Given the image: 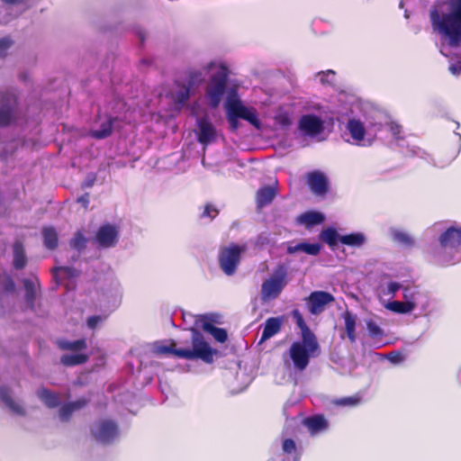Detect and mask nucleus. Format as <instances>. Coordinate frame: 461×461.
Listing matches in <instances>:
<instances>
[{
	"instance_id": "69168bd1",
	"label": "nucleus",
	"mask_w": 461,
	"mask_h": 461,
	"mask_svg": "<svg viewBox=\"0 0 461 461\" xmlns=\"http://www.w3.org/2000/svg\"><path fill=\"white\" fill-rule=\"evenodd\" d=\"M56 271H58V270L56 269ZM58 273L61 274L60 272H57V273H55V276H58Z\"/></svg>"
},
{
	"instance_id": "13d9d810",
	"label": "nucleus",
	"mask_w": 461,
	"mask_h": 461,
	"mask_svg": "<svg viewBox=\"0 0 461 461\" xmlns=\"http://www.w3.org/2000/svg\"><path fill=\"white\" fill-rule=\"evenodd\" d=\"M57 270L69 277H74L78 275V271L70 267H60L57 268Z\"/></svg>"
},
{
	"instance_id": "dca6fc26",
	"label": "nucleus",
	"mask_w": 461,
	"mask_h": 461,
	"mask_svg": "<svg viewBox=\"0 0 461 461\" xmlns=\"http://www.w3.org/2000/svg\"><path fill=\"white\" fill-rule=\"evenodd\" d=\"M16 98L12 94L0 93V126L9 124L14 118Z\"/></svg>"
},
{
	"instance_id": "a18cd8bd",
	"label": "nucleus",
	"mask_w": 461,
	"mask_h": 461,
	"mask_svg": "<svg viewBox=\"0 0 461 461\" xmlns=\"http://www.w3.org/2000/svg\"><path fill=\"white\" fill-rule=\"evenodd\" d=\"M391 235L394 241L404 245H411L412 238L404 230L399 229H392Z\"/></svg>"
},
{
	"instance_id": "de8ad7c7",
	"label": "nucleus",
	"mask_w": 461,
	"mask_h": 461,
	"mask_svg": "<svg viewBox=\"0 0 461 461\" xmlns=\"http://www.w3.org/2000/svg\"><path fill=\"white\" fill-rule=\"evenodd\" d=\"M384 128H388L389 131H391L392 135L396 139V140H401L402 139V126L399 125L397 122L392 121V119L386 114V120L385 122H384Z\"/></svg>"
},
{
	"instance_id": "ddd939ff",
	"label": "nucleus",
	"mask_w": 461,
	"mask_h": 461,
	"mask_svg": "<svg viewBox=\"0 0 461 461\" xmlns=\"http://www.w3.org/2000/svg\"><path fill=\"white\" fill-rule=\"evenodd\" d=\"M403 300L411 312L417 308L425 310L428 306L427 295L416 286H406L403 288Z\"/></svg>"
},
{
	"instance_id": "a878e982",
	"label": "nucleus",
	"mask_w": 461,
	"mask_h": 461,
	"mask_svg": "<svg viewBox=\"0 0 461 461\" xmlns=\"http://www.w3.org/2000/svg\"><path fill=\"white\" fill-rule=\"evenodd\" d=\"M321 251V245L318 243H306L301 242L296 245H289L287 247V252L289 254H294L296 252H303L311 256H316Z\"/></svg>"
},
{
	"instance_id": "bb28decb",
	"label": "nucleus",
	"mask_w": 461,
	"mask_h": 461,
	"mask_svg": "<svg viewBox=\"0 0 461 461\" xmlns=\"http://www.w3.org/2000/svg\"><path fill=\"white\" fill-rule=\"evenodd\" d=\"M281 329V321L278 318H269L266 321L262 335L260 339V343L266 341L275 336Z\"/></svg>"
},
{
	"instance_id": "f3484780",
	"label": "nucleus",
	"mask_w": 461,
	"mask_h": 461,
	"mask_svg": "<svg viewBox=\"0 0 461 461\" xmlns=\"http://www.w3.org/2000/svg\"><path fill=\"white\" fill-rule=\"evenodd\" d=\"M103 297L105 303L113 309L117 308L122 297V287L117 278H112L106 284Z\"/></svg>"
},
{
	"instance_id": "6ab92c4d",
	"label": "nucleus",
	"mask_w": 461,
	"mask_h": 461,
	"mask_svg": "<svg viewBox=\"0 0 461 461\" xmlns=\"http://www.w3.org/2000/svg\"><path fill=\"white\" fill-rule=\"evenodd\" d=\"M29 151L30 148L23 140H14L5 145L2 157L6 160L12 158L22 159Z\"/></svg>"
},
{
	"instance_id": "4c0bfd02",
	"label": "nucleus",
	"mask_w": 461,
	"mask_h": 461,
	"mask_svg": "<svg viewBox=\"0 0 461 461\" xmlns=\"http://www.w3.org/2000/svg\"><path fill=\"white\" fill-rule=\"evenodd\" d=\"M44 245L49 249H54L58 245V234L54 228L44 227L42 229Z\"/></svg>"
},
{
	"instance_id": "e433bc0d",
	"label": "nucleus",
	"mask_w": 461,
	"mask_h": 461,
	"mask_svg": "<svg viewBox=\"0 0 461 461\" xmlns=\"http://www.w3.org/2000/svg\"><path fill=\"white\" fill-rule=\"evenodd\" d=\"M88 359L87 355L83 353L65 354L61 357L60 361L63 365L72 366L83 364Z\"/></svg>"
},
{
	"instance_id": "1a4fd4ad",
	"label": "nucleus",
	"mask_w": 461,
	"mask_h": 461,
	"mask_svg": "<svg viewBox=\"0 0 461 461\" xmlns=\"http://www.w3.org/2000/svg\"><path fill=\"white\" fill-rule=\"evenodd\" d=\"M91 433L96 441L102 444H111L117 440L120 430L115 421L112 420H100L93 424Z\"/></svg>"
},
{
	"instance_id": "58836bf2",
	"label": "nucleus",
	"mask_w": 461,
	"mask_h": 461,
	"mask_svg": "<svg viewBox=\"0 0 461 461\" xmlns=\"http://www.w3.org/2000/svg\"><path fill=\"white\" fill-rule=\"evenodd\" d=\"M58 344L61 349L70 350V351H74V352H78L86 348V341L85 339H77V340H74V341L61 339V340H59Z\"/></svg>"
},
{
	"instance_id": "cd10ccee",
	"label": "nucleus",
	"mask_w": 461,
	"mask_h": 461,
	"mask_svg": "<svg viewBox=\"0 0 461 461\" xmlns=\"http://www.w3.org/2000/svg\"><path fill=\"white\" fill-rule=\"evenodd\" d=\"M0 398L14 413L18 415H23L24 413L23 405L13 400L8 388L0 387Z\"/></svg>"
},
{
	"instance_id": "6e6d98bb",
	"label": "nucleus",
	"mask_w": 461,
	"mask_h": 461,
	"mask_svg": "<svg viewBox=\"0 0 461 461\" xmlns=\"http://www.w3.org/2000/svg\"><path fill=\"white\" fill-rule=\"evenodd\" d=\"M12 40L9 37L0 39V58L4 57L12 46Z\"/></svg>"
},
{
	"instance_id": "7c9ffc66",
	"label": "nucleus",
	"mask_w": 461,
	"mask_h": 461,
	"mask_svg": "<svg viewBox=\"0 0 461 461\" xmlns=\"http://www.w3.org/2000/svg\"><path fill=\"white\" fill-rule=\"evenodd\" d=\"M324 215L318 212H307L301 214L297 221L299 223L310 228L321 224L324 221Z\"/></svg>"
},
{
	"instance_id": "4be33fe9",
	"label": "nucleus",
	"mask_w": 461,
	"mask_h": 461,
	"mask_svg": "<svg viewBox=\"0 0 461 461\" xmlns=\"http://www.w3.org/2000/svg\"><path fill=\"white\" fill-rule=\"evenodd\" d=\"M194 93V91L189 87L184 81L176 82V89L172 93V99L176 105L182 107L186 104L190 96Z\"/></svg>"
},
{
	"instance_id": "0e129e2a",
	"label": "nucleus",
	"mask_w": 461,
	"mask_h": 461,
	"mask_svg": "<svg viewBox=\"0 0 461 461\" xmlns=\"http://www.w3.org/2000/svg\"><path fill=\"white\" fill-rule=\"evenodd\" d=\"M405 17H406V18H408V17H409V15H408V14H407V12H405Z\"/></svg>"
},
{
	"instance_id": "3c124183",
	"label": "nucleus",
	"mask_w": 461,
	"mask_h": 461,
	"mask_svg": "<svg viewBox=\"0 0 461 461\" xmlns=\"http://www.w3.org/2000/svg\"><path fill=\"white\" fill-rule=\"evenodd\" d=\"M106 315H93L87 318L86 325L89 329L94 330L99 327L106 319Z\"/></svg>"
},
{
	"instance_id": "37998d69",
	"label": "nucleus",
	"mask_w": 461,
	"mask_h": 461,
	"mask_svg": "<svg viewBox=\"0 0 461 461\" xmlns=\"http://www.w3.org/2000/svg\"><path fill=\"white\" fill-rule=\"evenodd\" d=\"M401 288V284L397 282H390L386 285H380L378 288V294L380 296L393 297Z\"/></svg>"
},
{
	"instance_id": "f03ea898",
	"label": "nucleus",
	"mask_w": 461,
	"mask_h": 461,
	"mask_svg": "<svg viewBox=\"0 0 461 461\" xmlns=\"http://www.w3.org/2000/svg\"><path fill=\"white\" fill-rule=\"evenodd\" d=\"M430 22L435 32L447 41L440 52L448 57L447 48H456L461 43V0H448L430 10Z\"/></svg>"
},
{
	"instance_id": "09e8293b",
	"label": "nucleus",
	"mask_w": 461,
	"mask_h": 461,
	"mask_svg": "<svg viewBox=\"0 0 461 461\" xmlns=\"http://www.w3.org/2000/svg\"><path fill=\"white\" fill-rule=\"evenodd\" d=\"M69 245L72 249H76L77 252H80L86 246V239L84 237L82 232L77 231L71 239Z\"/></svg>"
},
{
	"instance_id": "2f4dec72",
	"label": "nucleus",
	"mask_w": 461,
	"mask_h": 461,
	"mask_svg": "<svg viewBox=\"0 0 461 461\" xmlns=\"http://www.w3.org/2000/svg\"><path fill=\"white\" fill-rule=\"evenodd\" d=\"M37 395L49 408H55L60 404V399L59 395L46 388L39 389Z\"/></svg>"
},
{
	"instance_id": "338daca9",
	"label": "nucleus",
	"mask_w": 461,
	"mask_h": 461,
	"mask_svg": "<svg viewBox=\"0 0 461 461\" xmlns=\"http://www.w3.org/2000/svg\"><path fill=\"white\" fill-rule=\"evenodd\" d=\"M268 461H274V460H268Z\"/></svg>"
},
{
	"instance_id": "c9c22d12",
	"label": "nucleus",
	"mask_w": 461,
	"mask_h": 461,
	"mask_svg": "<svg viewBox=\"0 0 461 461\" xmlns=\"http://www.w3.org/2000/svg\"><path fill=\"white\" fill-rule=\"evenodd\" d=\"M362 402L361 396L358 394L336 398L331 401V402L339 407H348L354 408L358 406Z\"/></svg>"
},
{
	"instance_id": "2eb2a0df",
	"label": "nucleus",
	"mask_w": 461,
	"mask_h": 461,
	"mask_svg": "<svg viewBox=\"0 0 461 461\" xmlns=\"http://www.w3.org/2000/svg\"><path fill=\"white\" fill-rule=\"evenodd\" d=\"M298 128L304 135L315 137L323 131V122L317 115L304 114L299 119Z\"/></svg>"
},
{
	"instance_id": "0eeeda50",
	"label": "nucleus",
	"mask_w": 461,
	"mask_h": 461,
	"mask_svg": "<svg viewBox=\"0 0 461 461\" xmlns=\"http://www.w3.org/2000/svg\"><path fill=\"white\" fill-rule=\"evenodd\" d=\"M287 268L283 264L278 265L261 285L260 297L264 303L276 299L286 286Z\"/></svg>"
},
{
	"instance_id": "393cba45",
	"label": "nucleus",
	"mask_w": 461,
	"mask_h": 461,
	"mask_svg": "<svg viewBox=\"0 0 461 461\" xmlns=\"http://www.w3.org/2000/svg\"><path fill=\"white\" fill-rule=\"evenodd\" d=\"M276 195V190L273 186H263L259 188L256 194V202L258 208L269 204Z\"/></svg>"
},
{
	"instance_id": "72a5a7b5",
	"label": "nucleus",
	"mask_w": 461,
	"mask_h": 461,
	"mask_svg": "<svg viewBox=\"0 0 461 461\" xmlns=\"http://www.w3.org/2000/svg\"><path fill=\"white\" fill-rule=\"evenodd\" d=\"M344 322H345V330L347 332V336L349 339V340L354 343L357 339L356 336V322L357 318L355 315L350 313L349 312H347L343 315Z\"/></svg>"
},
{
	"instance_id": "c756f323",
	"label": "nucleus",
	"mask_w": 461,
	"mask_h": 461,
	"mask_svg": "<svg viewBox=\"0 0 461 461\" xmlns=\"http://www.w3.org/2000/svg\"><path fill=\"white\" fill-rule=\"evenodd\" d=\"M339 241L348 247L359 248L366 242V238L363 232H354L340 236Z\"/></svg>"
},
{
	"instance_id": "4d7b16f0",
	"label": "nucleus",
	"mask_w": 461,
	"mask_h": 461,
	"mask_svg": "<svg viewBox=\"0 0 461 461\" xmlns=\"http://www.w3.org/2000/svg\"><path fill=\"white\" fill-rule=\"evenodd\" d=\"M275 121L276 124L283 128H287L292 123L290 117L286 114H279L276 116Z\"/></svg>"
},
{
	"instance_id": "c03bdc74",
	"label": "nucleus",
	"mask_w": 461,
	"mask_h": 461,
	"mask_svg": "<svg viewBox=\"0 0 461 461\" xmlns=\"http://www.w3.org/2000/svg\"><path fill=\"white\" fill-rule=\"evenodd\" d=\"M384 307L391 312L400 314H406L411 312L404 301L388 302L387 303L384 304Z\"/></svg>"
},
{
	"instance_id": "7ed1b4c3",
	"label": "nucleus",
	"mask_w": 461,
	"mask_h": 461,
	"mask_svg": "<svg viewBox=\"0 0 461 461\" xmlns=\"http://www.w3.org/2000/svg\"><path fill=\"white\" fill-rule=\"evenodd\" d=\"M192 348H176L173 340L158 341L152 345V352L158 356L174 355L185 359H201L207 364L213 362L217 350L212 348L195 329H192Z\"/></svg>"
},
{
	"instance_id": "f704fd0d",
	"label": "nucleus",
	"mask_w": 461,
	"mask_h": 461,
	"mask_svg": "<svg viewBox=\"0 0 461 461\" xmlns=\"http://www.w3.org/2000/svg\"><path fill=\"white\" fill-rule=\"evenodd\" d=\"M205 80V72L203 70L190 71L184 82L194 91Z\"/></svg>"
},
{
	"instance_id": "aec40b11",
	"label": "nucleus",
	"mask_w": 461,
	"mask_h": 461,
	"mask_svg": "<svg viewBox=\"0 0 461 461\" xmlns=\"http://www.w3.org/2000/svg\"><path fill=\"white\" fill-rule=\"evenodd\" d=\"M113 119L107 115H98L95 124L90 131L92 137L95 139H104L111 134Z\"/></svg>"
},
{
	"instance_id": "e2e57ef3",
	"label": "nucleus",
	"mask_w": 461,
	"mask_h": 461,
	"mask_svg": "<svg viewBox=\"0 0 461 461\" xmlns=\"http://www.w3.org/2000/svg\"><path fill=\"white\" fill-rule=\"evenodd\" d=\"M19 1L20 0H1V4L14 5L17 4Z\"/></svg>"
},
{
	"instance_id": "052dcab7",
	"label": "nucleus",
	"mask_w": 461,
	"mask_h": 461,
	"mask_svg": "<svg viewBox=\"0 0 461 461\" xmlns=\"http://www.w3.org/2000/svg\"><path fill=\"white\" fill-rule=\"evenodd\" d=\"M77 202L82 203L84 207H86L89 203L88 194H85L77 199Z\"/></svg>"
},
{
	"instance_id": "5701e85b",
	"label": "nucleus",
	"mask_w": 461,
	"mask_h": 461,
	"mask_svg": "<svg viewBox=\"0 0 461 461\" xmlns=\"http://www.w3.org/2000/svg\"><path fill=\"white\" fill-rule=\"evenodd\" d=\"M25 289V300L28 307L33 308L39 293V282L36 277L25 278L23 280Z\"/></svg>"
},
{
	"instance_id": "6e6552de",
	"label": "nucleus",
	"mask_w": 461,
	"mask_h": 461,
	"mask_svg": "<svg viewBox=\"0 0 461 461\" xmlns=\"http://www.w3.org/2000/svg\"><path fill=\"white\" fill-rule=\"evenodd\" d=\"M246 245L239 246L237 244H230L223 247L219 253V264L227 276H232L240 262V256L246 250Z\"/></svg>"
},
{
	"instance_id": "4468645a",
	"label": "nucleus",
	"mask_w": 461,
	"mask_h": 461,
	"mask_svg": "<svg viewBox=\"0 0 461 461\" xmlns=\"http://www.w3.org/2000/svg\"><path fill=\"white\" fill-rule=\"evenodd\" d=\"M215 321V315H199L196 317L195 324L201 327L204 331L210 333L215 340L223 343L226 341L228 335L224 329L214 327L212 322Z\"/></svg>"
},
{
	"instance_id": "a211bd4d",
	"label": "nucleus",
	"mask_w": 461,
	"mask_h": 461,
	"mask_svg": "<svg viewBox=\"0 0 461 461\" xmlns=\"http://www.w3.org/2000/svg\"><path fill=\"white\" fill-rule=\"evenodd\" d=\"M197 140L204 147L216 139V129L207 118L197 119Z\"/></svg>"
},
{
	"instance_id": "79ce46f5",
	"label": "nucleus",
	"mask_w": 461,
	"mask_h": 461,
	"mask_svg": "<svg viewBox=\"0 0 461 461\" xmlns=\"http://www.w3.org/2000/svg\"><path fill=\"white\" fill-rule=\"evenodd\" d=\"M335 71L328 69L315 74V79L322 86H332L335 82Z\"/></svg>"
},
{
	"instance_id": "412c9836",
	"label": "nucleus",
	"mask_w": 461,
	"mask_h": 461,
	"mask_svg": "<svg viewBox=\"0 0 461 461\" xmlns=\"http://www.w3.org/2000/svg\"><path fill=\"white\" fill-rule=\"evenodd\" d=\"M307 183L312 192L317 195H323L328 190V179L320 171H313L307 175Z\"/></svg>"
},
{
	"instance_id": "20e7f679",
	"label": "nucleus",
	"mask_w": 461,
	"mask_h": 461,
	"mask_svg": "<svg viewBox=\"0 0 461 461\" xmlns=\"http://www.w3.org/2000/svg\"><path fill=\"white\" fill-rule=\"evenodd\" d=\"M440 249L434 253L440 265H453L461 261V225L452 223L438 237Z\"/></svg>"
},
{
	"instance_id": "680f3d73",
	"label": "nucleus",
	"mask_w": 461,
	"mask_h": 461,
	"mask_svg": "<svg viewBox=\"0 0 461 461\" xmlns=\"http://www.w3.org/2000/svg\"><path fill=\"white\" fill-rule=\"evenodd\" d=\"M399 357L400 355L398 353H391L389 355V359L393 362V363H396L399 359Z\"/></svg>"
},
{
	"instance_id": "ea45409f",
	"label": "nucleus",
	"mask_w": 461,
	"mask_h": 461,
	"mask_svg": "<svg viewBox=\"0 0 461 461\" xmlns=\"http://www.w3.org/2000/svg\"><path fill=\"white\" fill-rule=\"evenodd\" d=\"M282 451L292 458V461L300 460V453L297 450L295 442L291 438H286L283 441Z\"/></svg>"
},
{
	"instance_id": "5fc2aeb1",
	"label": "nucleus",
	"mask_w": 461,
	"mask_h": 461,
	"mask_svg": "<svg viewBox=\"0 0 461 461\" xmlns=\"http://www.w3.org/2000/svg\"><path fill=\"white\" fill-rule=\"evenodd\" d=\"M226 111H227L228 121H229L230 126L232 131H236L239 127L238 119L240 117H238L235 114H233L232 113H230V106L229 105V104L227 102H226Z\"/></svg>"
},
{
	"instance_id": "603ef678",
	"label": "nucleus",
	"mask_w": 461,
	"mask_h": 461,
	"mask_svg": "<svg viewBox=\"0 0 461 461\" xmlns=\"http://www.w3.org/2000/svg\"><path fill=\"white\" fill-rule=\"evenodd\" d=\"M294 318L296 319V322H297V325L300 327L301 329V331H302V339H304V336L306 335V333H309V334H313L310 329L307 327V325L305 324L302 315L299 313L298 311H294Z\"/></svg>"
},
{
	"instance_id": "9b49d317",
	"label": "nucleus",
	"mask_w": 461,
	"mask_h": 461,
	"mask_svg": "<svg viewBox=\"0 0 461 461\" xmlns=\"http://www.w3.org/2000/svg\"><path fill=\"white\" fill-rule=\"evenodd\" d=\"M334 300V296L328 292L314 291L306 298V306L311 314L319 315Z\"/></svg>"
},
{
	"instance_id": "473e14b6",
	"label": "nucleus",
	"mask_w": 461,
	"mask_h": 461,
	"mask_svg": "<svg viewBox=\"0 0 461 461\" xmlns=\"http://www.w3.org/2000/svg\"><path fill=\"white\" fill-rule=\"evenodd\" d=\"M14 266L16 269H22L26 266L27 258L24 253L23 244L16 241L14 244Z\"/></svg>"
},
{
	"instance_id": "c85d7f7f",
	"label": "nucleus",
	"mask_w": 461,
	"mask_h": 461,
	"mask_svg": "<svg viewBox=\"0 0 461 461\" xmlns=\"http://www.w3.org/2000/svg\"><path fill=\"white\" fill-rule=\"evenodd\" d=\"M86 404V401L85 399H78L75 402L64 404L60 407L59 411V419L63 421L69 420L75 411L83 408Z\"/></svg>"
},
{
	"instance_id": "39448f33",
	"label": "nucleus",
	"mask_w": 461,
	"mask_h": 461,
	"mask_svg": "<svg viewBox=\"0 0 461 461\" xmlns=\"http://www.w3.org/2000/svg\"><path fill=\"white\" fill-rule=\"evenodd\" d=\"M319 350V344L314 334L306 333L304 339L294 341L289 348V357L297 371H303L309 365L311 357Z\"/></svg>"
},
{
	"instance_id": "8fccbe9b",
	"label": "nucleus",
	"mask_w": 461,
	"mask_h": 461,
	"mask_svg": "<svg viewBox=\"0 0 461 461\" xmlns=\"http://www.w3.org/2000/svg\"><path fill=\"white\" fill-rule=\"evenodd\" d=\"M219 213V211L216 209V207L212 204H206L203 207V212H201L200 217L202 219H207L209 221L213 220Z\"/></svg>"
},
{
	"instance_id": "49530a36",
	"label": "nucleus",
	"mask_w": 461,
	"mask_h": 461,
	"mask_svg": "<svg viewBox=\"0 0 461 461\" xmlns=\"http://www.w3.org/2000/svg\"><path fill=\"white\" fill-rule=\"evenodd\" d=\"M365 323L368 334L372 339H377L384 336L383 329L374 320L366 319L365 320Z\"/></svg>"
},
{
	"instance_id": "f257e3e1",
	"label": "nucleus",
	"mask_w": 461,
	"mask_h": 461,
	"mask_svg": "<svg viewBox=\"0 0 461 461\" xmlns=\"http://www.w3.org/2000/svg\"><path fill=\"white\" fill-rule=\"evenodd\" d=\"M386 113L368 102L356 100L352 103L350 115L346 123V134L349 143L359 147H370L377 133L384 129Z\"/></svg>"
},
{
	"instance_id": "f8f14e48",
	"label": "nucleus",
	"mask_w": 461,
	"mask_h": 461,
	"mask_svg": "<svg viewBox=\"0 0 461 461\" xmlns=\"http://www.w3.org/2000/svg\"><path fill=\"white\" fill-rule=\"evenodd\" d=\"M226 102L230 106V113L248 121L256 128H259L260 122L254 109L245 106L240 100L235 98L232 95L228 96Z\"/></svg>"
},
{
	"instance_id": "b1692460",
	"label": "nucleus",
	"mask_w": 461,
	"mask_h": 461,
	"mask_svg": "<svg viewBox=\"0 0 461 461\" xmlns=\"http://www.w3.org/2000/svg\"><path fill=\"white\" fill-rule=\"evenodd\" d=\"M303 424L312 435L321 433L328 428V421L322 415L308 417L303 420Z\"/></svg>"
},
{
	"instance_id": "423d86ee",
	"label": "nucleus",
	"mask_w": 461,
	"mask_h": 461,
	"mask_svg": "<svg viewBox=\"0 0 461 461\" xmlns=\"http://www.w3.org/2000/svg\"><path fill=\"white\" fill-rule=\"evenodd\" d=\"M215 68H217V71L212 76L206 88V98L210 106L213 108L217 107L221 102L227 82V69L225 67L216 62H210L204 67L203 70L210 72L214 71Z\"/></svg>"
},
{
	"instance_id": "9d476101",
	"label": "nucleus",
	"mask_w": 461,
	"mask_h": 461,
	"mask_svg": "<svg viewBox=\"0 0 461 461\" xmlns=\"http://www.w3.org/2000/svg\"><path fill=\"white\" fill-rule=\"evenodd\" d=\"M119 240V229L113 224L102 225L95 238V242L99 249H110L115 247Z\"/></svg>"
},
{
	"instance_id": "bf43d9fd",
	"label": "nucleus",
	"mask_w": 461,
	"mask_h": 461,
	"mask_svg": "<svg viewBox=\"0 0 461 461\" xmlns=\"http://www.w3.org/2000/svg\"><path fill=\"white\" fill-rule=\"evenodd\" d=\"M449 71L455 76L459 75L461 73V61L451 64L449 66Z\"/></svg>"
},
{
	"instance_id": "864d4df0",
	"label": "nucleus",
	"mask_w": 461,
	"mask_h": 461,
	"mask_svg": "<svg viewBox=\"0 0 461 461\" xmlns=\"http://www.w3.org/2000/svg\"><path fill=\"white\" fill-rule=\"evenodd\" d=\"M271 243L270 234L267 232L260 233L256 240L255 246L259 249H263L265 246L269 245Z\"/></svg>"
},
{
	"instance_id": "a19ab883",
	"label": "nucleus",
	"mask_w": 461,
	"mask_h": 461,
	"mask_svg": "<svg viewBox=\"0 0 461 461\" xmlns=\"http://www.w3.org/2000/svg\"><path fill=\"white\" fill-rule=\"evenodd\" d=\"M339 235L334 228H327L320 233V239L323 242L327 243L330 248L337 245L339 240Z\"/></svg>"
}]
</instances>
